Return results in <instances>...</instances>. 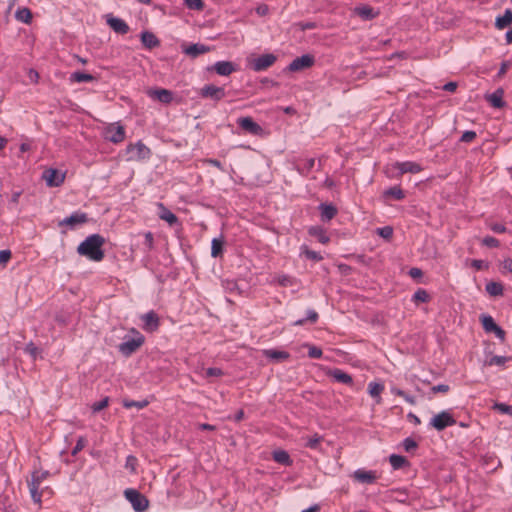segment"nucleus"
Here are the masks:
<instances>
[{"instance_id":"1","label":"nucleus","mask_w":512,"mask_h":512,"mask_svg":"<svg viewBox=\"0 0 512 512\" xmlns=\"http://www.w3.org/2000/svg\"><path fill=\"white\" fill-rule=\"evenodd\" d=\"M133 337H125L123 342L119 344L118 348L124 356H130L135 353L145 341L144 336L137 330L132 329Z\"/></svg>"},{"instance_id":"2","label":"nucleus","mask_w":512,"mask_h":512,"mask_svg":"<svg viewBox=\"0 0 512 512\" xmlns=\"http://www.w3.org/2000/svg\"><path fill=\"white\" fill-rule=\"evenodd\" d=\"M125 498L131 503L136 512H144L149 507V501L138 490L128 488L124 491Z\"/></svg>"},{"instance_id":"3","label":"nucleus","mask_w":512,"mask_h":512,"mask_svg":"<svg viewBox=\"0 0 512 512\" xmlns=\"http://www.w3.org/2000/svg\"><path fill=\"white\" fill-rule=\"evenodd\" d=\"M126 152L128 155V160L130 161H139L150 156V149L144 145L141 141L136 144H130L126 148Z\"/></svg>"},{"instance_id":"4","label":"nucleus","mask_w":512,"mask_h":512,"mask_svg":"<svg viewBox=\"0 0 512 512\" xmlns=\"http://www.w3.org/2000/svg\"><path fill=\"white\" fill-rule=\"evenodd\" d=\"M102 136L105 140L118 144L124 140L125 130L121 125L109 124L103 129Z\"/></svg>"},{"instance_id":"5","label":"nucleus","mask_w":512,"mask_h":512,"mask_svg":"<svg viewBox=\"0 0 512 512\" xmlns=\"http://www.w3.org/2000/svg\"><path fill=\"white\" fill-rule=\"evenodd\" d=\"M77 252L81 256H86L92 261H96V234H91L85 241L79 244Z\"/></svg>"},{"instance_id":"6","label":"nucleus","mask_w":512,"mask_h":512,"mask_svg":"<svg viewBox=\"0 0 512 512\" xmlns=\"http://www.w3.org/2000/svg\"><path fill=\"white\" fill-rule=\"evenodd\" d=\"M455 424L456 420L447 411L440 412L439 414L435 415L430 421V426L436 429L437 431H442L445 428L453 426Z\"/></svg>"},{"instance_id":"7","label":"nucleus","mask_w":512,"mask_h":512,"mask_svg":"<svg viewBox=\"0 0 512 512\" xmlns=\"http://www.w3.org/2000/svg\"><path fill=\"white\" fill-rule=\"evenodd\" d=\"M89 221V218L84 212H74L70 216L60 220L58 222L59 227L67 226L69 229L73 230L79 225H83Z\"/></svg>"},{"instance_id":"8","label":"nucleus","mask_w":512,"mask_h":512,"mask_svg":"<svg viewBox=\"0 0 512 512\" xmlns=\"http://www.w3.org/2000/svg\"><path fill=\"white\" fill-rule=\"evenodd\" d=\"M315 58L310 54H305L300 57L295 58L288 66L287 70L289 72H298L303 69L310 68L314 65Z\"/></svg>"},{"instance_id":"9","label":"nucleus","mask_w":512,"mask_h":512,"mask_svg":"<svg viewBox=\"0 0 512 512\" xmlns=\"http://www.w3.org/2000/svg\"><path fill=\"white\" fill-rule=\"evenodd\" d=\"M199 94L202 98H208L214 101H220L226 96L224 87H218L213 84L203 86Z\"/></svg>"},{"instance_id":"10","label":"nucleus","mask_w":512,"mask_h":512,"mask_svg":"<svg viewBox=\"0 0 512 512\" xmlns=\"http://www.w3.org/2000/svg\"><path fill=\"white\" fill-rule=\"evenodd\" d=\"M109 27L119 35H125L129 32L130 28L128 24L121 18L115 17L109 13L103 16Z\"/></svg>"},{"instance_id":"11","label":"nucleus","mask_w":512,"mask_h":512,"mask_svg":"<svg viewBox=\"0 0 512 512\" xmlns=\"http://www.w3.org/2000/svg\"><path fill=\"white\" fill-rule=\"evenodd\" d=\"M147 95L163 104H169L173 100V92L164 88H150L147 90Z\"/></svg>"},{"instance_id":"12","label":"nucleus","mask_w":512,"mask_h":512,"mask_svg":"<svg viewBox=\"0 0 512 512\" xmlns=\"http://www.w3.org/2000/svg\"><path fill=\"white\" fill-rule=\"evenodd\" d=\"M141 320L143 322V329L147 332H154L160 326V318L153 310L143 314Z\"/></svg>"},{"instance_id":"13","label":"nucleus","mask_w":512,"mask_h":512,"mask_svg":"<svg viewBox=\"0 0 512 512\" xmlns=\"http://www.w3.org/2000/svg\"><path fill=\"white\" fill-rule=\"evenodd\" d=\"M277 58L274 54H271V53H268V54H263V55H260L259 57H257L256 59H254L253 63H252V68L254 71H263V70H266L267 68L271 67L275 62H276Z\"/></svg>"},{"instance_id":"14","label":"nucleus","mask_w":512,"mask_h":512,"mask_svg":"<svg viewBox=\"0 0 512 512\" xmlns=\"http://www.w3.org/2000/svg\"><path fill=\"white\" fill-rule=\"evenodd\" d=\"M64 174L57 169L49 168L43 172V179L49 187H58L64 181Z\"/></svg>"},{"instance_id":"15","label":"nucleus","mask_w":512,"mask_h":512,"mask_svg":"<svg viewBox=\"0 0 512 512\" xmlns=\"http://www.w3.org/2000/svg\"><path fill=\"white\" fill-rule=\"evenodd\" d=\"M239 126L252 135H260L263 131L262 127L256 123L251 117H242L238 119Z\"/></svg>"},{"instance_id":"16","label":"nucleus","mask_w":512,"mask_h":512,"mask_svg":"<svg viewBox=\"0 0 512 512\" xmlns=\"http://www.w3.org/2000/svg\"><path fill=\"white\" fill-rule=\"evenodd\" d=\"M208 71H215L218 75L229 76L236 71V66L230 61H218L213 66L207 68Z\"/></svg>"},{"instance_id":"17","label":"nucleus","mask_w":512,"mask_h":512,"mask_svg":"<svg viewBox=\"0 0 512 512\" xmlns=\"http://www.w3.org/2000/svg\"><path fill=\"white\" fill-rule=\"evenodd\" d=\"M327 375L333 378L336 382L343 383L349 386L353 385V378L348 373L341 369L335 368L327 372Z\"/></svg>"},{"instance_id":"18","label":"nucleus","mask_w":512,"mask_h":512,"mask_svg":"<svg viewBox=\"0 0 512 512\" xmlns=\"http://www.w3.org/2000/svg\"><path fill=\"white\" fill-rule=\"evenodd\" d=\"M395 167L400 171L401 174L412 173L416 174L422 171L420 164L412 161L397 162Z\"/></svg>"},{"instance_id":"19","label":"nucleus","mask_w":512,"mask_h":512,"mask_svg":"<svg viewBox=\"0 0 512 512\" xmlns=\"http://www.w3.org/2000/svg\"><path fill=\"white\" fill-rule=\"evenodd\" d=\"M210 50L211 48L209 46L196 43L184 48L183 52L192 58H196L201 54L209 52Z\"/></svg>"},{"instance_id":"20","label":"nucleus","mask_w":512,"mask_h":512,"mask_svg":"<svg viewBox=\"0 0 512 512\" xmlns=\"http://www.w3.org/2000/svg\"><path fill=\"white\" fill-rule=\"evenodd\" d=\"M141 42L148 49H153L160 45L158 38L149 31H144L141 33Z\"/></svg>"},{"instance_id":"21","label":"nucleus","mask_w":512,"mask_h":512,"mask_svg":"<svg viewBox=\"0 0 512 512\" xmlns=\"http://www.w3.org/2000/svg\"><path fill=\"white\" fill-rule=\"evenodd\" d=\"M319 209L321 211V219L327 222L332 220L338 212L337 208L332 204L322 203L320 204Z\"/></svg>"},{"instance_id":"22","label":"nucleus","mask_w":512,"mask_h":512,"mask_svg":"<svg viewBox=\"0 0 512 512\" xmlns=\"http://www.w3.org/2000/svg\"><path fill=\"white\" fill-rule=\"evenodd\" d=\"M308 233L310 236L317 238L322 244H327L330 238L327 236L326 231L321 226H312L309 228Z\"/></svg>"},{"instance_id":"23","label":"nucleus","mask_w":512,"mask_h":512,"mask_svg":"<svg viewBox=\"0 0 512 512\" xmlns=\"http://www.w3.org/2000/svg\"><path fill=\"white\" fill-rule=\"evenodd\" d=\"M158 207L160 209V219L166 221L171 226L178 222L177 216L174 213H172L168 208H166L162 203H159Z\"/></svg>"},{"instance_id":"24","label":"nucleus","mask_w":512,"mask_h":512,"mask_svg":"<svg viewBox=\"0 0 512 512\" xmlns=\"http://www.w3.org/2000/svg\"><path fill=\"white\" fill-rule=\"evenodd\" d=\"M512 23V10L506 9L502 16L496 18L495 26L497 29L502 30Z\"/></svg>"},{"instance_id":"25","label":"nucleus","mask_w":512,"mask_h":512,"mask_svg":"<svg viewBox=\"0 0 512 512\" xmlns=\"http://www.w3.org/2000/svg\"><path fill=\"white\" fill-rule=\"evenodd\" d=\"M354 477L357 481L361 483H373L376 479V476L371 471L357 470L354 472Z\"/></svg>"},{"instance_id":"26","label":"nucleus","mask_w":512,"mask_h":512,"mask_svg":"<svg viewBox=\"0 0 512 512\" xmlns=\"http://www.w3.org/2000/svg\"><path fill=\"white\" fill-rule=\"evenodd\" d=\"M489 103L495 108H502L505 105L503 101V90L498 89L487 97Z\"/></svg>"},{"instance_id":"27","label":"nucleus","mask_w":512,"mask_h":512,"mask_svg":"<svg viewBox=\"0 0 512 512\" xmlns=\"http://www.w3.org/2000/svg\"><path fill=\"white\" fill-rule=\"evenodd\" d=\"M356 13L364 20H372L374 19L378 13L374 12L373 8L368 5H362L356 8Z\"/></svg>"},{"instance_id":"28","label":"nucleus","mask_w":512,"mask_h":512,"mask_svg":"<svg viewBox=\"0 0 512 512\" xmlns=\"http://www.w3.org/2000/svg\"><path fill=\"white\" fill-rule=\"evenodd\" d=\"M389 462L394 470H398L405 466H409V461L404 456L397 454L390 455Z\"/></svg>"},{"instance_id":"29","label":"nucleus","mask_w":512,"mask_h":512,"mask_svg":"<svg viewBox=\"0 0 512 512\" xmlns=\"http://www.w3.org/2000/svg\"><path fill=\"white\" fill-rule=\"evenodd\" d=\"M273 460L279 464L290 466L292 460L289 454L284 450H276L273 452Z\"/></svg>"},{"instance_id":"30","label":"nucleus","mask_w":512,"mask_h":512,"mask_svg":"<svg viewBox=\"0 0 512 512\" xmlns=\"http://www.w3.org/2000/svg\"><path fill=\"white\" fill-rule=\"evenodd\" d=\"M264 355L267 358L275 360V361L286 360L290 357L288 352L278 351V350H274V349L264 350Z\"/></svg>"},{"instance_id":"31","label":"nucleus","mask_w":512,"mask_h":512,"mask_svg":"<svg viewBox=\"0 0 512 512\" xmlns=\"http://www.w3.org/2000/svg\"><path fill=\"white\" fill-rule=\"evenodd\" d=\"M383 390H384V385L381 383L370 382L368 385V392L371 397L377 398V400H376L377 403H380V401H381L380 394L383 392Z\"/></svg>"},{"instance_id":"32","label":"nucleus","mask_w":512,"mask_h":512,"mask_svg":"<svg viewBox=\"0 0 512 512\" xmlns=\"http://www.w3.org/2000/svg\"><path fill=\"white\" fill-rule=\"evenodd\" d=\"M15 18L25 24H29L32 21V12L29 8H19L15 13Z\"/></svg>"},{"instance_id":"33","label":"nucleus","mask_w":512,"mask_h":512,"mask_svg":"<svg viewBox=\"0 0 512 512\" xmlns=\"http://www.w3.org/2000/svg\"><path fill=\"white\" fill-rule=\"evenodd\" d=\"M486 291L491 296H501L503 294V285L499 282H489L486 284Z\"/></svg>"},{"instance_id":"34","label":"nucleus","mask_w":512,"mask_h":512,"mask_svg":"<svg viewBox=\"0 0 512 512\" xmlns=\"http://www.w3.org/2000/svg\"><path fill=\"white\" fill-rule=\"evenodd\" d=\"M384 196L402 200L405 197L404 191L399 186H394L384 192Z\"/></svg>"},{"instance_id":"35","label":"nucleus","mask_w":512,"mask_h":512,"mask_svg":"<svg viewBox=\"0 0 512 512\" xmlns=\"http://www.w3.org/2000/svg\"><path fill=\"white\" fill-rule=\"evenodd\" d=\"M481 321L486 332H494L498 327L494 319L489 315H483Z\"/></svg>"},{"instance_id":"36","label":"nucleus","mask_w":512,"mask_h":512,"mask_svg":"<svg viewBox=\"0 0 512 512\" xmlns=\"http://www.w3.org/2000/svg\"><path fill=\"white\" fill-rule=\"evenodd\" d=\"M302 254H304L308 259L313 260L315 262H319L323 259L322 255L316 251L310 250L307 246L301 247Z\"/></svg>"},{"instance_id":"37","label":"nucleus","mask_w":512,"mask_h":512,"mask_svg":"<svg viewBox=\"0 0 512 512\" xmlns=\"http://www.w3.org/2000/svg\"><path fill=\"white\" fill-rule=\"evenodd\" d=\"M70 80L72 82H85L93 80V76L91 74H87L84 72L76 71L71 74Z\"/></svg>"},{"instance_id":"38","label":"nucleus","mask_w":512,"mask_h":512,"mask_svg":"<svg viewBox=\"0 0 512 512\" xmlns=\"http://www.w3.org/2000/svg\"><path fill=\"white\" fill-rule=\"evenodd\" d=\"M223 252V241L217 238L212 240L211 255L212 257H218Z\"/></svg>"},{"instance_id":"39","label":"nucleus","mask_w":512,"mask_h":512,"mask_svg":"<svg viewBox=\"0 0 512 512\" xmlns=\"http://www.w3.org/2000/svg\"><path fill=\"white\" fill-rule=\"evenodd\" d=\"M29 492L35 503H41L42 494L39 492V486L28 482Z\"/></svg>"},{"instance_id":"40","label":"nucleus","mask_w":512,"mask_h":512,"mask_svg":"<svg viewBox=\"0 0 512 512\" xmlns=\"http://www.w3.org/2000/svg\"><path fill=\"white\" fill-rule=\"evenodd\" d=\"M48 476V471H44L42 473L38 472V471H35L32 473L31 475V480L28 481L29 483H32L34 485H38L40 486V483L46 479V477Z\"/></svg>"},{"instance_id":"41","label":"nucleus","mask_w":512,"mask_h":512,"mask_svg":"<svg viewBox=\"0 0 512 512\" xmlns=\"http://www.w3.org/2000/svg\"><path fill=\"white\" fill-rule=\"evenodd\" d=\"M314 166H315V159L310 158V159H306L303 166L298 167L297 169L302 175H308V173L313 169Z\"/></svg>"},{"instance_id":"42","label":"nucleus","mask_w":512,"mask_h":512,"mask_svg":"<svg viewBox=\"0 0 512 512\" xmlns=\"http://www.w3.org/2000/svg\"><path fill=\"white\" fill-rule=\"evenodd\" d=\"M430 299V296L429 294L427 293L426 290L424 289H418L414 295H413V300L415 302H422V303H425V302H428Z\"/></svg>"},{"instance_id":"43","label":"nucleus","mask_w":512,"mask_h":512,"mask_svg":"<svg viewBox=\"0 0 512 512\" xmlns=\"http://www.w3.org/2000/svg\"><path fill=\"white\" fill-rule=\"evenodd\" d=\"M184 3L191 10L201 11L204 9L203 0H184Z\"/></svg>"},{"instance_id":"44","label":"nucleus","mask_w":512,"mask_h":512,"mask_svg":"<svg viewBox=\"0 0 512 512\" xmlns=\"http://www.w3.org/2000/svg\"><path fill=\"white\" fill-rule=\"evenodd\" d=\"M321 441L322 437L315 434L313 437L307 439L305 446L310 449H317Z\"/></svg>"},{"instance_id":"45","label":"nucleus","mask_w":512,"mask_h":512,"mask_svg":"<svg viewBox=\"0 0 512 512\" xmlns=\"http://www.w3.org/2000/svg\"><path fill=\"white\" fill-rule=\"evenodd\" d=\"M123 404H124V407H126V408L136 407L138 409H142L148 405V401L147 400H143V401L125 400Z\"/></svg>"},{"instance_id":"46","label":"nucleus","mask_w":512,"mask_h":512,"mask_svg":"<svg viewBox=\"0 0 512 512\" xmlns=\"http://www.w3.org/2000/svg\"><path fill=\"white\" fill-rule=\"evenodd\" d=\"M493 409L498 410L503 414H508L512 416V405H507L505 403H495Z\"/></svg>"},{"instance_id":"47","label":"nucleus","mask_w":512,"mask_h":512,"mask_svg":"<svg viewBox=\"0 0 512 512\" xmlns=\"http://www.w3.org/2000/svg\"><path fill=\"white\" fill-rule=\"evenodd\" d=\"M482 244L489 248H497L500 245L499 241L491 236L484 237L482 239Z\"/></svg>"},{"instance_id":"48","label":"nucleus","mask_w":512,"mask_h":512,"mask_svg":"<svg viewBox=\"0 0 512 512\" xmlns=\"http://www.w3.org/2000/svg\"><path fill=\"white\" fill-rule=\"evenodd\" d=\"M377 233L384 239H390L393 235V229L390 226H385L377 229Z\"/></svg>"},{"instance_id":"49","label":"nucleus","mask_w":512,"mask_h":512,"mask_svg":"<svg viewBox=\"0 0 512 512\" xmlns=\"http://www.w3.org/2000/svg\"><path fill=\"white\" fill-rule=\"evenodd\" d=\"M417 443L415 440H413L412 438H406L404 439L403 441V447L405 449L406 452H411L412 450L416 449L417 448Z\"/></svg>"},{"instance_id":"50","label":"nucleus","mask_w":512,"mask_h":512,"mask_svg":"<svg viewBox=\"0 0 512 512\" xmlns=\"http://www.w3.org/2000/svg\"><path fill=\"white\" fill-rule=\"evenodd\" d=\"M137 466V458L135 456L129 455L126 458L125 467L130 469L131 472H135Z\"/></svg>"},{"instance_id":"51","label":"nucleus","mask_w":512,"mask_h":512,"mask_svg":"<svg viewBox=\"0 0 512 512\" xmlns=\"http://www.w3.org/2000/svg\"><path fill=\"white\" fill-rule=\"evenodd\" d=\"M509 358L508 357H505V356H493L489 362H488V365L492 366V365H503Z\"/></svg>"},{"instance_id":"52","label":"nucleus","mask_w":512,"mask_h":512,"mask_svg":"<svg viewBox=\"0 0 512 512\" xmlns=\"http://www.w3.org/2000/svg\"><path fill=\"white\" fill-rule=\"evenodd\" d=\"M308 356L313 359H318L322 356V350L316 346H310Z\"/></svg>"},{"instance_id":"53","label":"nucleus","mask_w":512,"mask_h":512,"mask_svg":"<svg viewBox=\"0 0 512 512\" xmlns=\"http://www.w3.org/2000/svg\"><path fill=\"white\" fill-rule=\"evenodd\" d=\"M223 374H224L223 371L220 368H216V367H210L206 370L207 377H220Z\"/></svg>"},{"instance_id":"54","label":"nucleus","mask_w":512,"mask_h":512,"mask_svg":"<svg viewBox=\"0 0 512 512\" xmlns=\"http://www.w3.org/2000/svg\"><path fill=\"white\" fill-rule=\"evenodd\" d=\"M25 351L29 353L33 357V359H35L37 357L39 350L33 342H30L26 345Z\"/></svg>"},{"instance_id":"55","label":"nucleus","mask_w":512,"mask_h":512,"mask_svg":"<svg viewBox=\"0 0 512 512\" xmlns=\"http://www.w3.org/2000/svg\"><path fill=\"white\" fill-rule=\"evenodd\" d=\"M476 138V133L474 131H466L461 136L462 142H471Z\"/></svg>"},{"instance_id":"56","label":"nucleus","mask_w":512,"mask_h":512,"mask_svg":"<svg viewBox=\"0 0 512 512\" xmlns=\"http://www.w3.org/2000/svg\"><path fill=\"white\" fill-rule=\"evenodd\" d=\"M450 389V387L447 385V384H439V385H435L431 388V391L435 394V393H446L448 392Z\"/></svg>"},{"instance_id":"57","label":"nucleus","mask_w":512,"mask_h":512,"mask_svg":"<svg viewBox=\"0 0 512 512\" xmlns=\"http://www.w3.org/2000/svg\"><path fill=\"white\" fill-rule=\"evenodd\" d=\"M489 227L495 233H504L506 231V227L500 223L490 224Z\"/></svg>"},{"instance_id":"58","label":"nucleus","mask_w":512,"mask_h":512,"mask_svg":"<svg viewBox=\"0 0 512 512\" xmlns=\"http://www.w3.org/2000/svg\"><path fill=\"white\" fill-rule=\"evenodd\" d=\"M11 258L10 250H0V263H7Z\"/></svg>"},{"instance_id":"59","label":"nucleus","mask_w":512,"mask_h":512,"mask_svg":"<svg viewBox=\"0 0 512 512\" xmlns=\"http://www.w3.org/2000/svg\"><path fill=\"white\" fill-rule=\"evenodd\" d=\"M471 265H472V267H474L477 270H481L484 267H487V265L485 264V262L483 260H478V259L472 260Z\"/></svg>"},{"instance_id":"60","label":"nucleus","mask_w":512,"mask_h":512,"mask_svg":"<svg viewBox=\"0 0 512 512\" xmlns=\"http://www.w3.org/2000/svg\"><path fill=\"white\" fill-rule=\"evenodd\" d=\"M317 319H318V313L314 310H309L308 314H307V318L305 320L314 323L317 321Z\"/></svg>"},{"instance_id":"61","label":"nucleus","mask_w":512,"mask_h":512,"mask_svg":"<svg viewBox=\"0 0 512 512\" xmlns=\"http://www.w3.org/2000/svg\"><path fill=\"white\" fill-rule=\"evenodd\" d=\"M457 86L458 85L456 82H448L443 86V90L448 91V92H454L456 90Z\"/></svg>"},{"instance_id":"62","label":"nucleus","mask_w":512,"mask_h":512,"mask_svg":"<svg viewBox=\"0 0 512 512\" xmlns=\"http://www.w3.org/2000/svg\"><path fill=\"white\" fill-rule=\"evenodd\" d=\"M422 270L419 269V268H411L409 270V275L412 277V278H419L422 276Z\"/></svg>"},{"instance_id":"63","label":"nucleus","mask_w":512,"mask_h":512,"mask_svg":"<svg viewBox=\"0 0 512 512\" xmlns=\"http://www.w3.org/2000/svg\"><path fill=\"white\" fill-rule=\"evenodd\" d=\"M85 445V441L80 438L76 444V446L72 450V454L75 455L78 451H80Z\"/></svg>"},{"instance_id":"64","label":"nucleus","mask_w":512,"mask_h":512,"mask_svg":"<svg viewBox=\"0 0 512 512\" xmlns=\"http://www.w3.org/2000/svg\"><path fill=\"white\" fill-rule=\"evenodd\" d=\"M503 267L504 269L512 273V258L504 260Z\"/></svg>"}]
</instances>
